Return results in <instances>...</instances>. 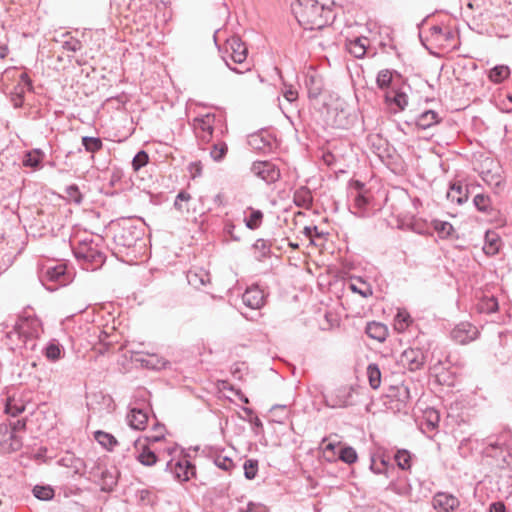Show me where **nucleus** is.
Wrapping results in <instances>:
<instances>
[{
    "mask_svg": "<svg viewBox=\"0 0 512 512\" xmlns=\"http://www.w3.org/2000/svg\"><path fill=\"white\" fill-rule=\"evenodd\" d=\"M213 462L219 469H222L226 472H231L235 467L234 461L222 453L216 454L214 456Z\"/></svg>",
    "mask_w": 512,
    "mask_h": 512,
    "instance_id": "45",
    "label": "nucleus"
},
{
    "mask_svg": "<svg viewBox=\"0 0 512 512\" xmlns=\"http://www.w3.org/2000/svg\"><path fill=\"white\" fill-rule=\"evenodd\" d=\"M190 199H191V195L188 192H186L184 190L180 191L175 198L174 208L176 210H178L179 212H183L184 209H183L182 202H188Z\"/></svg>",
    "mask_w": 512,
    "mask_h": 512,
    "instance_id": "58",
    "label": "nucleus"
},
{
    "mask_svg": "<svg viewBox=\"0 0 512 512\" xmlns=\"http://www.w3.org/2000/svg\"><path fill=\"white\" fill-rule=\"evenodd\" d=\"M25 409L23 404H17L14 400L8 399L5 405V412L13 417L21 414Z\"/></svg>",
    "mask_w": 512,
    "mask_h": 512,
    "instance_id": "56",
    "label": "nucleus"
},
{
    "mask_svg": "<svg viewBox=\"0 0 512 512\" xmlns=\"http://www.w3.org/2000/svg\"><path fill=\"white\" fill-rule=\"evenodd\" d=\"M272 141V137L269 134L263 132L252 134L248 139L249 145L253 149L260 151L271 148Z\"/></svg>",
    "mask_w": 512,
    "mask_h": 512,
    "instance_id": "24",
    "label": "nucleus"
},
{
    "mask_svg": "<svg viewBox=\"0 0 512 512\" xmlns=\"http://www.w3.org/2000/svg\"><path fill=\"white\" fill-rule=\"evenodd\" d=\"M367 38H355L347 43L348 52L355 58H362L366 54V42Z\"/></svg>",
    "mask_w": 512,
    "mask_h": 512,
    "instance_id": "30",
    "label": "nucleus"
},
{
    "mask_svg": "<svg viewBox=\"0 0 512 512\" xmlns=\"http://www.w3.org/2000/svg\"><path fill=\"white\" fill-rule=\"evenodd\" d=\"M24 93H25V89L21 85H16L14 87L13 91L10 92L11 102H12L14 108L22 107V105L24 103Z\"/></svg>",
    "mask_w": 512,
    "mask_h": 512,
    "instance_id": "52",
    "label": "nucleus"
},
{
    "mask_svg": "<svg viewBox=\"0 0 512 512\" xmlns=\"http://www.w3.org/2000/svg\"><path fill=\"white\" fill-rule=\"evenodd\" d=\"M397 466L402 470H408L412 465L411 453L406 449H400L394 456Z\"/></svg>",
    "mask_w": 512,
    "mask_h": 512,
    "instance_id": "40",
    "label": "nucleus"
},
{
    "mask_svg": "<svg viewBox=\"0 0 512 512\" xmlns=\"http://www.w3.org/2000/svg\"><path fill=\"white\" fill-rule=\"evenodd\" d=\"M339 459L347 464H352L357 460L356 450L352 447L341 448L339 453Z\"/></svg>",
    "mask_w": 512,
    "mask_h": 512,
    "instance_id": "54",
    "label": "nucleus"
},
{
    "mask_svg": "<svg viewBox=\"0 0 512 512\" xmlns=\"http://www.w3.org/2000/svg\"><path fill=\"white\" fill-rule=\"evenodd\" d=\"M392 82V72L389 69L380 70L376 77V84L378 88L387 89Z\"/></svg>",
    "mask_w": 512,
    "mask_h": 512,
    "instance_id": "50",
    "label": "nucleus"
},
{
    "mask_svg": "<svg viewBox=\"0 0 512 512\" xmlns=\"http://www.w3.org/2000/svg\"><path fill=\"white\" fill-rule=\"evenodd\" d=\"M500 248V239L494 232H487L485 236V245L483 251L487 255H495Z\"/></svg>",
    "mask_w": 512,
    "mask_h": 512,
    "instance_id": "34",
    "label": "nucleus"
},
{
    "mask_svg": "<svg viewBox=\"0 0 512 512\" xmlns=\"http://www.w3.org/2000/svg\"><path fill=\"white\" fill-rule=\"evenodd\" d=\"M253 248L259 252L260 257H267L271 252V243L265 239H257L253 244Z\"/></svg>",
    "mask_w": 512,
    "mask_h": 512,
    "instance_id": "55",
    "label": "nucleus"
},
{
    "mask_svg": "<svg viewBox=\"0 0 512 512\" xmlns=\"http://www.w3.org/2000/svg\"><path fill=\"white\" fill-rule=\"evenodd\" d=\"M59 464L71 468L75 474H83L85 470V462L81 458L75 457L73 454H67L62 457Z\"/></svg>",
    "mask_w": 512,
    "mask_h": 512,
    "instance_id": "29",
    "label": "nucleus"
},
{
    "mask_svg": "<svg viewBox=\"0 0 512 512\" xmlns=\"http://www.w3.org/2000/svg\"><path fill=\"white\" fill-rule=\"evenodd\" d=\"M44 156V153L40 149L27 151L23 156L22 164L25 167L38 170L42 167Z\"/></svg>",
    "mask_w": 512,
    "mask_h": 512,
    "instance_id": "25",
    "label": "nucleus"
},
{
    "mask_svg": "<svg viewBox=\"0 0 512 512\" xmlns=\"http://www.w3.org/2000/svg\"><path fill=\"white\" fill-rule=\"evenodd\" d=\"M355 389L351 385L339 386L323 394L325 406L332 409H342L354 404Z\"/></svg>",
    "mask_w": 512,
    "mask_h": 512,
    "instance_id": "8",
    "label": "nucleus"
},
{
    "mask_svg": "<svg viewBox=\"0 0 512 512\" xmlns=\"http://www.w3.org/2000/svg\"><path fill=\"white\" fill-rule=\"evenodd\" d=\"M148 161V154L144 150L139 151L131 161V165L134 172L137 174L141 170V168L145 167L148 164Z\"/></svg>",
    "mask_w": 512,
    "mask_h": 512,
    "instance_id": "49",
    "label": "nucleus"
},
{
    "mask_svg": "<svg viewBox=\"0 0 512 512\" xmlns=\"http://www.w3.org/2000/svg\"><path fill=\"white\" fill-rule=\"evenodd\" d=\"M410 322V316L406 312H399L396 316V327L398 330H405Z\"/></svg>",
    "mask_w": 512,
    "mask_h": 512,
    "instance_id": "59",
    "label": "nucleus"
},
{
    "mask_svg": "<svg viewBox=\"0 0 512 512\" xmlns=\"http://www.w3.org/2000/svg\"><path fill=\"white\" fill-rule=\"evenodd\" d=\"M73 253L77 260L83 262L86 270H97L105 263V254L93 239L85 238L80 241L73 247Z\"/></svg>",
    "mask_w": 512,
    "mask_h": 512,
    "instance_id": "2",
    "label": "nucleus"
},
{
    "mask_svg": "<svg viewBox=\"0 0 512 512\" xmlns=\"http://www.w3.org/2000/svg\"><path fill=\"white\" fill-rule=\"evenodd\" d=\"M40 281L48 291H56L59 287L71 282V274L67 272L65 264L47 267L40 276Z\"/></svg>",
    "mask_w": 512,
    "mask_h": 512,
    "instance_id": "7",
    "label": "nucleus"
},
{
    "mask_svg": "<svg viewBox=\"0 0 512 512\" xmlns=\"http://www.w3.org/2000/svg\"><path fill=\"white\" fill-rule=\"evenodd\" d=\"M369 385L372 389L376 390L381 385V371L379 369V366L375 363H371L367 367L366 371Z\"/></svg>",
    "mask_w": 512,
    "mask_h": 512,
    "instance_id": "35",
    "label": "nucleus"
},
{
    "mask_svg": "<svg viewBox=\"0 0 512 512\" xmlns=\"http://www.w3.org/2000/svg\"><path fill=\"white\" fill-rule=\"evenodd\" d=\"M82 145L87 152L95 153L102 148L103 143L99 137L84 136L82 137Z\"/></svg>",
    "mask_w": 512,
    "mask_h": 512,
    "instance_id": "46",
    "label": "nucleus"
},
{
    "mask_svg": "<svg viewBox=\"0 0 512 512\" xmlns=\"http://www.w3.org/2000/svg\"><path fill=\"white\" fill-rule=\"evenodd\" d=\"M510 75V69L506 65H497L490 69L489 71V79L494 83H501L505 79H507Z\"/></svg>",
    "mask_w": 512,
    "mask_h": 512,
    "instance_id": "37",
    "label": "nucleus"
},
{
    "mask_svg": "<svg viewBox=\"0 0 512 512\" xmlns=\"http://www.w3.org/2000/svg\"><path fill=\"white\" fill-rule=\"evenodd\" d=\"M228 152V145L225 141L217 140L210 150V156L215 162L222 161Z\"/></svg>",
    "mask_w": 512,
    "mask_h": 512,
    "instance_id": "38",
    "label": "nucleus"
},
{
    "mask_svg": "<svg viewBox=\"0 0 512 512\" xmlns=\"http://www.w3.org/2000/svg\"><path fill=\"white\" fill-rule=\"evenodd\" d=\"M434 229L437 231L438 235L442 238L448 237L454 231L452 224L446 221H435Z\"/></svg>",
    "mask_w": 512,
    "mask_h": 512,
    "instance_id": "53",
    "label": "nucleus"
},
{
    "mask_svg": "<svg viewBox=\"0 0 512 512\" xmlns=\"http://www.w3.org/2000/svg\"><path fill=\"white\" fill-rule=\"evenodd\" d=\"M270 412L273 421L282 424L288 419L290 410L287 405H274Z\"/></svg>",
    "mask_w": 512,
    "mask_h": 512,
    "instance_id": "43",
    "label": "nucleus"
},
{
    "mask_svg": "<svg viewBox=\"0 0 512 512\" xmlns=\"http://www.w3.org/2000/svg\"><path fill=\"white\" fill-rule=\"evenodd\" d=\"M148 408H130V428L144 430L149 416Z\"/></svg>",
    "mask_w": 512,
    "mask_h": 512,
    "instance_id": "21",
    "label": "nucleus"
},
{
    "mask_svg": "<svg viewBox=\"0 0 512 512\" xmlns=\"http://www.w3.org/2000/svg\"><path fill=\"white\" fill-rule=\"evenodd\" d=\"M366 334L379 342L386 340L388 336V328L385 324L380 322H369L365 329Z\"/></svg>",
    "mask_w": 512,
    "mask_h": 512,
    "instance_id": "23",
    "label": "nucleus"
},
{
    "mask_svg": "<svg viewBox=\"0 0 512 512\" xmlns=\"http://www.w3.org/2000/svg\"><path fill=\"white\" fill-rule=\"evenodd\" d=\"M133 6L138 8L134 13L133 25H130V34H139V39L143 40L152 30L153 5L146 0H133Z\"/></svg>",
    "mask_w": 512,
    "mask_h": 512,
    "instance_id": "3",
    "label": "nucleus"
},
{
    "mask_svg": "<svg viewBox=\"0 0 512 512\" xmlns=\"http://www.w3.org/2000/svg\"><path fill=\"white\" fill-rule=\"evenodd\" d=\"M94 335L97 336L98 342H96L93 346V350L100 355H104L105 353H110L114 351H123L124 346L127 343L125 340L120 346L116 347L117 344V335L109 334L101 328L97 327L94 330Z\"/></svg>",
    "mask_w": 512,
    "mask_h": 512,
    "instance_id": "9",
    "label": "nucleus"
},
{
    "mask_svg": "<svg viewBox=\"0 0 512 512\" xmlns=\"http://www.w3.org/2000/svg\"><path fill=\"white\" fill-rule=\"evenodd\" d=\"M387 467H388V462L384 458H381L379 462L376 459L372 458L370 469L375 474L385 473L387 470Z\"/></svg>",
    "mask_w": 512,
    "mask_h": 512,
    "instance_id": "57",
    "label": "nucleus"
},
{
    "mask_svg": "<svg viewBox=\"0 0 512 512\" xmlns=\"http://www.w3.org/2000/svg\"><path fill=\"white\" fill-rule=\"evenodd\" d=\"M259 462L256 459H247L243 464L244 476L248 480H253L258 473Z\"/></svg>",
    "mask_w": 512,
    "mask_h": 512,
    "instance_id": "47",
    "label": "nucleus"
},
{
    "mask_svg": "<svg viewBox=\"0 0 512 512\" xmlns=\"http://www.w3.org/2000/svg\"><path fill=\"white\" fill-rule=\"evenodd\" d=\"M447 198L461 205L468 200V189L461 182L453 183L447 192Z\"/></svg>",
    "mask_w": 512,
    "mask_h": 512,
    "instance_id": "22",
    "label": "nucleus"
},
{
    "mask_svg": "<svg viewBox=\"0 0 512 512\" xmlns=\"http://www.w3.org/2000/svg\"><path fill=\"white\" fill-rule=\"evenodd\" d=\"M127 220L128 218L122 217L112 221L109 227L112 233L111 252L122 263H128Z\"/></svg>",
    "mask_w": 512,
    "mask_h": 512,
    "instance_id": "4",
    "label": "nucleus"
},
{
    "mask_svg": "<svg viewBox=\"0 0 512 512\" xmlns=\"http://www.w3.org/2000/svg\"><path fill=\"white\" fill-rule=\"evenodd\" d=\"M238 512H267V508L261 503L249 502L246 507L240 508Z\"/></svg>",
    "mask_w": 512,
    "mask_h": 512,
    "instance_id": "60",
    "label": "nucleus"
},
{
    "mask_svg": "<svg viewBox=\"0 0 512 512\" xmlns=\"http://www.w3.org/2000/svg\"><path fill=\"white\" fill-rule=\"evenodd\" d=\"M432 504L439 512H451L460 506V501L452 494L438 492L434 495Z\"/></svg>",
    "mask_w": 512,
    "mask_h": 512,
    "instance_id": "18",
    "label": "nucleus"
},
{
    "mask_svg": "<svg viewBox=\"0 0 512 512\" xmlns=\"http://www.w3.org/2000/svg\"><path fill=\"white\" fill-rule=\"evenodd\" d=\"M63 48L67 51L76 52L82 48V43L78 39H69L64 42Z\"/></svg>",
    "mask_w": 512,
    "mask_h": 512,
    "instance_id": "61",
    "label": "nucleus"
},
{
    "mask_svg": "<svg viewBox=\"0 0 512 512\" xmlns=\"http://www.w3.org/2000/svg\"><path fill=\"white\" fill-rule=\"evenodd\" d=\"M479 336V330L469 322H460L451 331V338L459 344H467Z\"/></svg>",
    "mask_w": 512,
    "mask_h": 512,
    "instance_id": "14",
    "label": "nucleus"
},
{
    "mask_svg": "<svg viewBox=\"0 0 512 512\" xmlns=\"http://www.w3.org/2000/svg\"><path fill=\"white\" fill-rule=\"evenodd\" d=\"M8 426L11 431L17 435H20L19 433L25 431L26 429V421L24 419H17L16 421L11 422Z\"/></svg>",
    "mask_w": 512,
    "mask_h": 512,
    "instance_id": "62",
    "label": "nucleus"
},
{
    "mask_svg": "<svg viewBox=\"0 0 512 512\" xmlns=\"http://www.w3.org/2000/svg\"><path fill=\"white\" fill-rule=\"evenodd\" d=\"M294 202L299 207H309L312 203V196L310 191L305 187L296 191L294 194Z\"/></svg>",
    "mask_w": 512,
    "mask_h": 512,
    "instance_id": "42",
    "label": "nucleus"
},
{
    "mask_svg": "<svg viewBox=\"0 0 512 512\" xmlns=\"http://www.w3.org/2000/svg\"><path fill=\"white\" fill-rule=\"evenodd\" d=\"M473 203L480 212L490 213L492 211L491 199L488 195L477 194L474 196Z\"/></svg>",
    "mask_w": 512,
    "mask_h": 512,
    "instance_id": "44",
    "label": "nucleus"
},
{
    "mask_svg": "<svg viewBox=\"0 0 512 512\" xmlns=\"http://www.w3.org/2000/svg\"><path fill=\"white\" fill-rule=\"evenodd\" d=\"M15 77H18V79H19V82L17 85H21L24 89H25V87H27L28 90L33 89L32 80L30 79V77L28 76V74L26 72L19 73V71L16 67H10V68L5 69V71L3 73V78L10 79V78H15Z\"/></svg>",
    "mask_w": 512,
    "mask_h": 512,
    "instance_id": "28",
    "label": "nucleus"
},
{
    "mask_svg": "<svg viewBox=\"0 0 512 512\" xmlns=\"http://www.w3.org/2000/svg\"><path fill=\"white\" fill-rule=\"evenodd\" d=\"M353 186L356 190V195L354 196V207L358 210L356 214L363 216L369 203L368 198L363 193L364 184L360 181H355Z\"/></svg>",
    "mask_w": 512,
    "mask_h": 512,
    "instance_id": "26",
    "label": "nucleus"
},
{
    "mask_svg": "<svg viewBox=\"0 0 512 512\" xmlns=\"http://www.w3.org/2000/svg\"><path fill=\"white\" fill-rule=\"evenodd\" d=\"M387 103L395 104L400 110H404L408 105V96L402 91H392L385 94Z\"/></svg>",
    "mask_w": 512,
    "mask_h": 512,
    "instance_id": "33",
    "label": "nucleus"
},
{
    "mask_svg": "<svg viewBox=\"0 0 512 512\" xmlns=\"http://www.w3.org/2000/svg\"><path fill=\"white\" fill-rule=\"evenodd\" d=\"M111 5L116 7L119 15L127 17L125 13L128 11V3L125 0H111Z\"/></svg>",
    "mask_w": 512,
    "mask_h": 512,
    "instance_id": "64",
    "label": "nucleus"
},
{
    "mask_svg": "<svg viewBox=\"0 0 512 512\" xmlns=\"http://www.w3.org/2000/svg\"><path fill=\"white\" fill-rule=\"evenodd\" d=\"M226 52L229 53L230 59L237 64H242L247 58V47L238 36H232L227 39Z\"/></svg>",
    "mask_w": 512,
    "mask_h": 512,
    "instance_id": "16",
    "label": "nucleus"
},
{
    "mask_svg": "<svg viewBox=\"0 0 512 512\" xmlns=\"http://www.w3.org/2000/svg\"><path fill=\"white\" fill-rule=\"evenodd\" d=\"M130 363L134 366L145 367L152 370H160L166 367L168 361L156 354H147L139 356L137 353L130 356Z\"/></svg>",
    "mask_w": 512,
    "mask_h": 512,
    "instance_id": "17",
    "label": "nucleus"
},
{
    "mask_svg": "<svg viewBox=\"0 0 512 512\" xmlns=\"http://www.w3.org/2000/svg\"><path fill=\"white\" fill-rule=\"evenodd\" d=\"M248 210H250L249 217H246L244 219L245 225L250 230H256L258 229L263 221V212L261 210L253 209L252 207H248Z\"/></svg>",
    "mask_w": 512,
    "mask_h": 512,
    "instance_id": "36",
    "label": "nucleus"
},
{
    "mask_svg": "<svg viewBox=\"0 0 512 512\" xmlns=\"http://www.w3.org/2000/svg\"><path fill=\"white\" fill-rule=\"evenodd\" d=\"M252 173L267 184L275 183L280 178L279 168L270 161H257L252 164Z\"/></svg>",
    "mask_w": 512,
    "mask_h": 512,
    "instance_id": "13",
    "label": "nucleus"
},
{
    "mask_svg": "<svg viewBox=\"0 0 512 512\" xmlns=\"http://www.w3.org/2000/svg\"><path fill=\"white\" fill-rule=\"evenodd\" d=\"M440 422V414L434 408H428L424 411V425L429 430H434Z\"/></svg>",
    "mask_w": 512,
    "mask_h": 512,
    "instance_id": "41",
    "label": "nucleus"
},
{
    "mask_svg": "<svg viewBox=\"0 0 512 512\" xmlns=\"http://www.w3.org/2000/svg\"><path fill=\"white\" fill-rule=\"evenodd\" d=\"M426 354L420 348H409L401 354V363L410 371L421 369L426 362Z\"/></svg>",
    "mask_w": 512,
    "mask_h": 512,
    "instance_id": "15",
    "label": "nucleus"
},
{
    "mask_svg": "<svg viewBox=\"0 0 512 512\" xmlns=\"http://www.w3.org/2000/svg\"><path fill=\"white\" fill-rule=\"evenodd\" d=\"M23 446L22 437L15 434L7 424H0V449L3 453L19 451Z\"/></svg>",
    "mask_w": 512,
    "mask_h": 512,
    "instance_id": "12",
    "label": "nucleus"
},
{
    "mask_svg": "<svg viewBox=\"0 0 512 512\" xmlns=\"http://www.w3.org/2000/svg\"><path fill=\"white\" fill-rule=\"evenodd\" d=\"M217 121L220 122L221 118L210 113L196 117L193 120V127L197 136L201 138L202 141L208 142L212 137Z\"/></svg>",
    "mask_w": 512,
    "mask_h": 512,
    "instance_id": "10",
    "label": "nucleus"
},
{
    "mask_svg": "<svg viewBox=\"0 0 512 512\" xmlns=\"http://www.w3.org/2000/svg\"><path fill=\"white\" fill-rule=\"evenodd\" d=\"M94 439L108 451H112L118 445L117 439L112 434L102 430L94 432Z\"/></svg>",
    "mask_w": 512,
    "mask_h": 512,
    "instance_id": "31",
    "label": "nucleus"
},
{
    "mask_svg": "<svg viewBox=\"0 0 512 512\" xmlns=\"http://www.w3.org/2000/svg\"><path fill=\"white\" fill-rule=\"evenodd\" d=\"M308 86V96L309 98L316 99L322 92V84L321 81L316 77L311 76L309 81L307 82Z\"/></svg>",
    "mask_w": 512,
    "mask_h": 512,
    "instance_id": "51",
    "label": "nucleus"
},
{
    "mask_svg": "<svg viewBox=\"0 0 512 512\" xmlns=\"http://www.w3.org/2000/svg\"><path fill=\"white\" fill-rule=\"evenodd\" d=\"M44 354L46 358L50 361H57L61 358L62 349L58 343L50 342L45 347Z\"/></svg>",
    "mask_w": 512,
    "mask_h": 512,
    "instance_id": "48",
    "label": "nucleus"
},
{
    "mask_svg": "<svg viewBox=\"0 0 512 512\" xmlns=\"http://www.w3.org/2000/svg\"><path fill=\"white\" fill-rule=\"evenodd\" d=\"M155 18L159 22L166 24L172 18V11L169 7V1L159 0L156 4Z\"/></svg>",
    "mask_w": 512,
    "mask_h": 512,
    "instance_id": "32",
    "label": "nucleus"
},
{
    "mask_svg": "<svg viewBox=\"0 0 512 512\" xmlns=\"http://www.w3.org/2000/svg\"><path fill=\"white\" fill-rule=\"evenodd\" d=\"M135 449L138 451L136 459L144 466H152L157 462V456L153 451L146 447V440L140 439L134 441Z\"/></svg>",
    "mask_w": 512,
    "mask_h": 512,
    "instance_id": "20",
    "label": "nucleus"
},
{
    "mask_svg": "<svg viewBox=\"0 0 512 512\" xmlns=\"http://www.w3.org/2000/svg\"><path fill=\"white\" fill-rule=\"evenodd\" d=\"M41 332L40 321L36 318L20 319L14 327V330L9 332L8 336L17 339L26 348L34 349L36 343L35 339L39 337Z\"/></svg>",
    "mask_w": 512,
    "mask_h": 512,
    "instance_id": "5",
    "label": "nucleus"
},
{
    "mask_svg": "<svg viewBox=\"0 0 512 512\" xmlns=\"http://www.w3.org/2000/svg\"><path fill=\"white\" fill-rule=\"evenodd\" d=\"M440 122L438 113L434 110H426L422 112L416 119V125L420 129L426 130Z\"/></svg>",
    "mask_w": 512,
    "mask_h": 512,
    "instance_id": "27",
    "label": "nucleus"
},
{
    "mask_svg": "<svg viewBox=\"0 0 512 512\" xmlns=\"http://www.w3.org/2000/svg\"><path fill=\"white\" fill-rule=\"evenodd\" d=\"M242 302L251 309H259L264 304V293L258 286L249 287L242 295Z\"/></svg>",
    "mask_w": 512,
    "mask_h": 512,
    "instance_id": "19",
    "label": "nucleus"
},
{
    "mask_svg": "<svg viewBox=\"0 0 512 512\" xmlns=\"http://www.w3.org/2000/svg\"><path fill=\"white\" fill-rule=\"evenodd\" d=\"M35 498L41 501H49L53 499L55 492L50 485H36L32 489Z\"/></svg>",
    "mask_w": 512,
    "mask_h": 512,
    "instance_id": "39",
    "label": "nucleus"
},
{
    "mask_svg": "<svg viewBox=\"0 0 512 512\" xmlns=\"http://www.w3.org/2000/svg\"><path fill=\"white\" fill-rule=\"evenodd\" d=\"M484 453L489 457L507 462V458L512 455L511 431L504 429L498 435L488 437Z\"/></svg>",
    "mask_w": 512,
    "mask_h": 512,
    "instance_id": "6",
    "label": "nucleus"
},
{
    "mask_svg": "<svg viewBox=\"0 0 512 512\" xmlns=\"http://www.w3.org/2000/svg\"><path fill=\"white\" fill-rule=\"evenodd\" d=\"M137 498L142 505H149L153 501V495L148 490H141L137 493Z\"/></svg>",
    "mask_w": 512,
    "mask_h": 512,
    "instance_id": "63",
    "label": "nucleus"
},
{
    "mask_svg": "<svg viewBox=\"0 0 512 512\" xmlns=\"http://www.w3.org/2000/svg\"><path fill=\"white\" fill-rule=\"evenodd\" d=\"M166 470L170 471L175 479L186 482L195 475V466L186 458L171 459L166 464Z\"/></svg>",
    "mask_w": 512,
    "mask_h": 512,
    "instance_id": "11",
    "label": "nucleus"
},
{
    "mask_svg": "<svg viewBox=\"0 0 512 512\" xmlns=\"http://www.w3.org/2000/svg\"><path fill=\"white\" fill-rule=\"evenodd\" d=\"M291 9L298 22L310 29L322 28L332 18V11L314 0H295Z\"/></svg>",
    "mask_w": 512,
    "mask_h": 512,
    "instance_id": "1",
    "label": "nucleus"
}]
</instances>
